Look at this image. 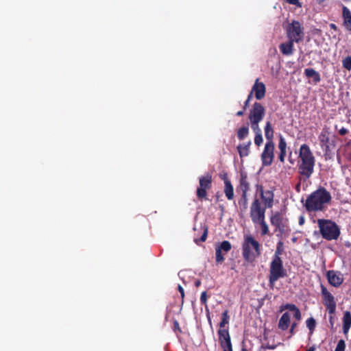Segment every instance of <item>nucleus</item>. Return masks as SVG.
<instances>
[{
  "label": "nucleus",
  "mask_w": 351,
  "mask_h": 351,
  "mask_svg": "<svg viewBox=\"0 0 351 351\" xmlns=\"http://www.w3.org/2000/svg\"><path fill=\"white\" fill-rule=\"evenodd\" d=\"M256 190L259 197H255L250 210V216L252 222L259 221L265 219L267 208H271L274 205V193L273 190H265L262 185L257 184Z\"/></svg>",
  "instance_id": "1"
},
{
  "label": "nucleus",
  "mask_w": 351,
  "mask_h": 351,
  "mask_svg": "<svg viewBox=\"0 0 351 351\" xmlns=\"http://www.w3.org/2000/svg\"><path fill=\"white\" fill-rule=\"evenodd\" d=\"M298 158V173L302 176L300 180L305 182L313 175L315 164V158L307 144L300 146Z\"/></svg>",
  "instance_id": "2"
},
{
  "label": "nucleus",
  "mask_w": 351,
  "mask_h": 351,
  "mask_svg": "<svg viewBox=\"0 0 351 351\" xmlns=\"http://www.w3.org/2000/svg\"><path fill=\"white\" fill-rule=\"evenodd\" d=\"M331 199L330 193L324 187L319 186L308 196L304 207L308 212L322 211Z\"/></svg>",
  "instance_id": "3"
},
{
  "label": "nucleus",
  "mask_w": 351,
  "mask_h": 351,
  "mask_svg": "<svg viewBox=\"0 0 351 351\" xmlns=\"http://www.w3.org/2000/svg\"><path fill=\"white\" fill-rule=\"evenodd\" d=\"M241 250L244 261L249 263H253L261 254V245L250 234L244 236Z\"/></svg>",
  "instance_id": "4"
},
{
  "label": "nucleus",
  "mask_w": 351,
  "mask_h": 351,
  "mask_svg": "<svg viewBox=\"0 0 351 351\" xmlns=\"http://www.w3.org/2000/svg\"><path fill=\"white\" fill-rule=\"evenodd\" d=\"M317 225L322 237L327 240H337L340 235V229L338 225L330 219H319Z\"/></svg>",
  "instance_id": "5"
},
{
  "label": "nucleus",
  "mask_w": 351,
  "mask_h": 351,
  "mask_svg": "<svg viewBox=\"0 0 351 351\" xmlns=\"http://www.w3.org/2000/svg\"><path fill=\"white\" fill-rule=\"evenodd\" d=\"M287 276V271L283 267L282 259L273 258L269 267V285L274 286L275 282L281 278Z\"/></svg>",
  "instance_id": "6"
},
{
  "label": "nucleus",
  "mask_w": 351,
  "mask_h": 351,
  "mask_svg": "<svg viewBox=\"0 0 351 351\" xmlns=\"http://www.w3.org/2000/svg\"><path fill=\"white\" fill-rule=\"evenodd\" d=\"M270 223L275 228L274 232H276L278 237H282L283 234H288L290 231L288 220L278 211L270 217Z\"/></svg>",
  "instance_id": "7"
},
{
  "label": "nucleus",
  "mask_w": 351,
  "mask_h": 351,
  "mask_svg": "<svg viewBox=\"0 0 351 351\" xmlns=\"http://www.w3.org/2000/svg\"><path fill=\"white\" fill-rule=\"evenodd\" d=\"M287 36L289 40L296 43L302 42L304 39V27L298 21H293L287 27Z\"/></svg>",
  "instance_id": "8"
},
{
  "label": "nucleus",
  "mask_w": 351,
  "mask_h": 351,
  "mask_svg": "<svg viewBox=\"0 0 351 351\" xmlns=\"http://www.w3.org/2000/svg\"><path fill=\"white\" fill-rule=\"evenodd\" d=\"M212 182V176L209 173H207L204 176L199 177V186L197 187L196 191V195L198 199L200 201L207 199V191L211 189Z\"/></svg>",
  "instance_id": "9"
},
{
  "label": "nucleus",
  "mask_w": 351,
  "mask_h": 351,
  "mask_svg": "<svg viewBox=\"0 0 351 351\" xmlns=\"http://www.w3.org/2000/svg\"><path fill=\"white\" fill-rule=\"evenodd\" d=\"M321 293L323 303L330 315H334L336 311L337 304L333 295L328 291L326 287L321 285Z\"/></svg>",
  "instance_id": "10"
},
{
  "label": "nucleus",
  "mask_w": 351,
  "mask_h": 351,
  "mask_svg": "<svg viewBox=\"0 0 351 351\" xmlns=\"http://www.w3.org/2000/svg\"><path fill=\"white\" fill-rule=\"evenodd\" d=\"M265 115V108L259 102H255L250 110L248 119L250 121H261Z\"/></svg>",
  "instance_id": "11"
},
{
  "label": "nucleus",
  "mask_w": 351,
  "mask_h": 351,
  "mask_svg": "<svg viewBox=\"0 0 351 351\" xmlns=\"http://www.w3.org/2000/svg\"><path fill=\"white\" fill-rule=\"evenodd\" d=\"M274 142H267L263 152L261 154V160L264 166H270L272 164L274 157Z\"/></svg>",
  "instance_id": "12"
},
{
  "label": "nucleus",
  "mask_w": 351,
  "mask_h": 351,
  "mask_svg": "<svg viewBox=\"0 0 351 351\" xmlns=\"http://www.w3.org/2000/svg\"><path fill=\"white\" fill-rule=\"evenodd\" d=\"M219 341L223 350L232 351L231 338L228 329H219L217 332Z\"/></svg>",
  "instance_id": "13"
},
{
  "label": "nucleus",
  "mask_w": 351,
  "mask_h": 351,
  "mask_svg": "<svg viewBox=\"0 0 351 351\" xmlns=\"http://www.w3.org/2000/svg\"><path fill=\"white\" fill-rule=\"evenodd\" d=\"M326 278L329 284L335 287H339L343 282V274L337 271H328Z\"/></svg>",
  "instance_id": "14"
},
{
  "label": "nucleus",
  "mask_w": 351,
  "mask_h": 351,
  "mask_svg": "<svg viewBox=\"0 0 351 351\" xmlns=\"http://www.w3.org/2000/svg\"><path fill=\"white\" fill-rule=\"evenodd\" d=\"M252 92L254 93L256 99L261 100L265 97L266 93V87L263 82H259V79H256L252 88Z\"/></svg>",
  "instance_id": "15"
},
{
  "label": "nucleus",
  "mask_w": 351,
  "mask_h": 351,
  "mask_svg": "<svg viewBox=\"0 0 351 351\" xmlns=\"http://www.w3.org/2000/svg\"><path fill=\"white\" fill-rule=\"evenodd\" d=\"M240 178L237 189L242 193H247L250 189V184L248 182L247 173L245 171H240Z\"/></svg>",
  "instance_id": "16"
},
{
  "label": "nucleus",
  "mask_w": 351,
  "mask_h": 351,
  "mask_svg": "<svg viewBox=\"0 0 351 351\" xmlns=\"http://www.w3.org/2000/svg\"><path fill=\"white\" fill-rule=\"evenodd\" d=\"M278 147L280 150L278 159L282 163H284L287 156V145L285 138L281 134L279 136Z\"/></svg>",
  "instance_id": "17"
},
{
  "label": "nucleus",
  "mask_w": 351,
  "mask_h": 351,
  "mask_svg": "<svg viewBox=\"0 0 351 351\" xmlns=\"http://www.w3.org/2000/svg\"><path fill=\"white\" fill-rule=\"evenodd\" d=\"M343 326L342 330L343 333L345 336H347L349 330L351 328V313L348 311H346L343 313V316L342 318Z\"/></svg>",
  "instance_id": "18"
},
{
  "label": "nucleus",
  "mask_w": 351,
  "mask_h": 351,
  "mask_svg": "<svg viewBox=\"0 0 351 351\" xmlns=\"http://www.w3.org/2000/svg\"><path fill=\"white\" fill-rule=\"evenodd\" d=\"M329 132L326 128H324L319 135V140L321 147L324 148L326 152L329 150Z\"/></svg>",
  "instance_id": "19"
},
{
  "label": "nucleus",
  "mask_w": 351,
  "mask_h": 351,
  "mask_svg": "<svg viewBox=\"0 0 351 351\" xmlns=\"http://www.w3.org/2000/svg\"><path fill=\"white\" fill-rule=\"evenodd\" d=\"M293 41L289 40L286 43H281L279 46L280 52L285 56H291L293 53Z\"/></svg>",
  "instance_id": "20"
},
{
  "label": "nucleus",
  "mask_w": 351,
  "mask_h": 351,
  "mask_svg": "<svg viewBox=\"0 0 351 351\" xmlns=\"http://www.w3.org/2000/svg\"><path fill=\"white\" fill-rule=\"evenodd\" d=\"M290 324V315L286 312L282 314L279 319L278 328L282 330H286L288 329Z\"/></svg>",
  "instance_id": "21"
},
{
  "label": "nucleus",
  "mask_w": 351,
  "mask_h": 351,
  "mask_svg": "<svg viewBox=\"0 0 351 351\" xmlns=\"http://www.w3.org/2000/svg\"><path fill=\"white\" fill-rule=\"evenodd\" d=\"M304 75L308 78H313L315 84H317L321 81L319 73L313 68H307L304 69Z\"/></svg>",
  "instance_id": "22"
},
{
  "label": "nucleus",
  "mask_w": 351,
  "mask_h": 351,
  "mask_svg": "<svg viewBox=\"0 0 351 351\" xmlns=\"http://www.w3.org/2000/svg\"><path fill=\"white\" fill-rule=\"evenodd\" d=\"M343 17L344 26L348 30L351 31V12L346 6L343 8Z\"/></svg>",
  "instance_id": "23"
},
{
  "label": "nucleus",
  "mask_w": 351,
  "mask_h": 351,
  "mask_svg": "<svg viewBox=\"0 0 351 351\" xmlns=\"http://www.w3.org/2000/svg\"><path fill=\"white\" fill-rule=\"evenodd\" d=\"M251 141H249L246 143L239 144L237 146V150L241 158L247 156L250 154V147L251 145Z\"/></svg>",
  "instance_id": "24"
},
{
  "label": "nucleus",
  "mask_w": 351,
  "mask_h": 351,
  "mask_svg": "<svg viewBox=\"0 0 351 351\" xmlns=\"http://www.w3.org/2000/svg\"><path fill=\"white\" fill-rule=\"evenodd\" d=\"M265 136L267 142H273L274 130L269 121H267L265 126Z\"/></svg>",
  "instance_id": "25"
},
{
  "label": "nucleus",
  "mask_w": 351,
  "mask_h": 351,
  "mask_svg": "<svg viewBox=\"0 0 351 351\" xmlns=\"http://www.w3.org/2000/svg\"><path fill=\"white\" fill-rule=\"evenodd\" d=\"M223 191L228 200H232L234 199V188L231 182H228L224 184Z\"/></svg>",
  "instance_id": "26"
},
{
  "label": "nucleus",
  "mask_w": 351,
  "mask_h": 351,
  "mask_svg": "<svg viewBox=\"0 0 351 351\" xmlns=\"http://www.w3.org/2000/svg\"><path fill=\"white\" fill-rule=\"evenodd\" d=\"M254 224H258L261 226V235L265 236L269 234V230L268 225L267 224L265 221V219H260L259 221H254L253 222Z\"/></svg>",
  "instance_id": "27"
},
{
  "label": "nucleus",
  "mask_w": 351,
  "mask_h": 351,
  "mask_svg": "<svg viewBox=\"0 0 351 351\" xmlns=\"http://www.w3.org/2000/svg\"><path fill=\"white\" fill-rule=\"evenodd\" d=\"M284 252V243L282 241H279L276 245V250L275 251L273 258L281 259L280 256Z\"/></svg>",
  "instance_id": "28"
},
{
  "label": "nucleus",
  "mask_w": 351,
  "mask_h": 351,
  "mask_svg": "<svg viewBox=\"0 0 351 351\" xmlns=\"http://www.w3.org/2000/svg\"><path fill=\"white\" fill-rule=\"evenodd\" d=\"M249 134L248 126H243L237 130V137L240 141L243 140Z\"/></svg>",
  "instance_id": "29"
},
{
  "label": "nucleus",
  "mask_w": 351,
  "mask_h": 351,
  "mask_svg": "<svg viewBox=\"0 0 351 351\" xmlns=\"http://www.w3.org/2000/svg\"><path fill=\"white\" fill-rule=\"evenodd\" d=\"M230 317L228 315V310H225L221 314V321L219 323V329H224L223 328L229 323Z\"/></svg>",
  "instance_id": "30"
},
{
  "label": "nucleus",
  "mask_w": 351,
  "mask_h": 351,
  "mask_svg": "<svg viewBox=\"0 0 351 351\" xmlns=\"http://www.w3.org/2000/svg\"><path fill=\"white\" fill-rule=\"evenodd\" d=\"M306 327L309 330V334L312 335L314 332V330L316 327V320L313 317H309L308 319H306Z\"/></svg>",
  "instance_id": "31"
},
{
  "label": "nucleus",
  "mask_w": 351,
  "mask_h": 351,
  "mask_svg": "<svg viewBox=\"0 0 351 351\" xmlns=\"http://www.w3.org/2000/svg\"><path fill=\"white\" fill-rule=\"evenodd\" d=\"M219 249L223 252L224 254L228 252L231 248L232 245L228 241H222L219 245L217 246Z\"/></svg>",
  "instance_id": "32"
},
{
  "label": "nucleus",
  "mask_w": 351,
  "mask_h": 351,
  "mask_svg": "<svg viewBox=\"0 0 351 351\" xmlns=\"http://www.w3.org/2000/svg\"><path fill=\"white\" fill-rule=\"evenodd\" d=\"M223 251L219 249L217 247L215 248V261L217 264L222 263L225 258L223 257Z\"/></svg>",
  "instance_id": "33"
},
{
  "label": "nucleus",
  "mask_w": 351,
  "mask_h": 351,
  "mask_svg": "<svg viewBox=\"0 0 351 351\" xmlns=\"http://www.w3.org/2000/svg\"><path fill=\"white\" fill-rule=\"evenodd\" d=\"M240 206H243V210L247 208V193H242L241 199L239 201Z\"/></svg>",
  "instance_id": "34"
},
{
  "label": "nucleus",
  "mask_w": 351,
  "mask_h": 351,
  "mask_svg": "<svg viewBox=\"0 0 351 351\" xmlns=\"http://www.w3.org/2000/svg\"><path fill=\"white\" fill-rule=\"evenodd\" d=\"M207 300H208V296H207V293H206V291H203L201 294V296H200V302L202 305H204L205 306V309L207 312H208V304H207Z\"/></svg>",
  "instance_id": "35"
},
{
  "label": "nucleus",
  "mask_w": 351,
  "mask_h": 351,
  "mask_svg": "<svg viewBox=\"0 0 351 351\" xmlns=\"http://www.w3.org/2000/svg\"><path fill=\"white\" fill-rule=\"evenodd\" d=\"M208 235V227L206 226H204V232L199 239H195V242L198 244L200 242H204L207 239Z\"/></svg>",
  "instance_id": "36"
},
{
  "label": "nucleus",
  "mask_w": 351,
  "mask_h": 351,
  "mask_svg": "<svg viewBox=\"0 0 351 351\" xmlns=\"http://www.w3.org/2000/svg\"><path fill=\"white\" fill-rule=\"evenodd\" d=\"M343 67L346 69L350 71L351 70V56H347L346 58L343 60L342 62Z\"/></svg>",
  "instance_id": "37"
},
{
  "label": "nucleus",
  "mask_w": 351,
  "mask_h": 351,
  "mask_svg": "<svg viewBox=\"0 0 351 351\" xmlns=\"http://www.w3.org/2000/svg\"><path fill=\"white\" fill-rule=\"evenodd\" d=\"M260 122L261 121H250L251 128L256 134L261 133V129L259 128Z\"/></svg>",
  "instance_id": "38"
},
{
  "label": "nucleus",
  "mask_w": 351,
  "mask_h": 351,
  "mask_svg": "<svg viewBox=\"0 0 351 351\" xmlns=\"http://www.w3.org/2000/svg\"><path fill=\"white\" fill-rule=\"evenodd\" d=\"M346 350V342L343 339H340L335 348V351H345Z\"/></svg>",
  "instance_id": "39"
},
{
  "label": "nucleus",
  "mask_w": 351,
  "mask_h": 351,
  "mask_svg": "<svg viewBox=\"0 0 351 351\" xmlns=\"http://www.w3.org/2000/svg\"><path fill=\"white\" fill-rule=\"evenodd\" d=\"M263 139L261 133L256 134L254 137V143L257 146H260L263 143Z\"/></svg>",
  "instance_id": "40"
},
{
  "label": "nucleus",
  "mask_w": 351,
  "mask_h": 351,
  "mask_svg": "<svg viewBox=\"0 0 351 351\" xmlns=\"http://www.w3.org/2000/svg\"><path fill=\"white\" fill-rule=\"evenodd\" d=\"M219 178L223 181L224 184L228 182H231L230 180L228 178V173L226 172H223L219 175Z\"/></svg>",
  "instance_id": "41"
},
{
  "label": "nucleus",
  "mask_w": 351,
  "mask_h": 351,
  "mask_svg": "<svg viewBox=\"0 0 351 351\" xmlns=\"http://www.w3.org/2000/svg\"><path fill=\"white\" fill-rule=\"evenodd\" d=\"M284 1L289 4L294 5L298 8L302 7V3L299 1V0H284Z\"/></svg>",
  "instance_id": "42"
},
{
  "label": "nucleus",
  "mask_w": 351,
  "mask_h": 351,
  "mask_svg": "<svg viewBox=\"0 0 351 351\" xmlns=\"http://www.w3.org/2000/svg\"><path fill=\"white\" fill-rule=\"evenodd\" d=\"M286 308L294 311L297 310L298 308L293 304H288L286 305Z\"/></svg>",
  "instance_id": "43"
},
{
  "label": "nucleus",
  "mask_w": 351,
  "mask_h": 351,
  "mask_svg": "<svg viewBox=\"0 0 351 351\" xmlns=\"http://www.w3.org/2000/svg\"><path fill=\"white\" fill-rule=\"evenodd\" d=\"M294 317L297 319V320H300L301 319V313L299 310V308H298L297 310L294 311Z\"/></svg>",
  "instance_id": "44"
},
{
  "label": "nucleus",
  "mask_w": 351,
  "mask_h": 351,
  "mask_svg": "<svg viewBox=\"0 0 351 351\" xmlns=\"http://www.w3.org/2000/svg\"><path fill=\"white\" fill-rule=\"evenodd\" d=\"M178 289L179 292L180 293L181 297H182V300H183L184 297V289H183V287L181 285H179L178 287Z\"/></svg>",
  "instance_id": "45"
},
{
  "label": "nucleus",
  "mask_w": 351,
  "mask_h": 351,
  "mask_svg": "<svg viewBox=\"0 0 351 351\" xmlns=\"http://www.w3.org/2000/svg\"><path fill=\"white\" fill-rule=\"evenodd\" d=\"M348 131L346 128H342L339 130V134L341 136H344L348 134Z\"/></svg>",
  "instance_id": "46"
},
{
  "label": "nucleus",
  "mask_w": 351,
  "mask_h": 351,
  "mask_svg": "<svg viewBox=\"0 0 351 351\" xmlns=\"http://www.w3.org/2000/svg\"><path fill=\"white\" fill-rule=\"evenodd\" d=\"M298 324L294 322L291 324V328H290V330H289V332L291 333V335H293L294 334V329L296 328Z\"/></svg>",
  "instance_id": "47"
},
{
  "label": "nucleus",
  "mask_w": 351,
  "mask_h": 351,
  "mask_svg": "<svg viewBox=\"0 0 351 351\" xmlns=\"http://www.w3.org/2000/svg\"><path fill=\"white\" fill-rule=\"evenodd\" d=\"M329 26H330V28L331 29H333L335 31H337L338 30V27H337V26L335 23H330L329 25Z\"/></svg>",
  "instance_id": "48"
},
{
  "label": "nucleus",
  "mask_w": 351,
  "mask_h": 351,
  "mask_svg": "<svg viewBox=\"0 0 351 351\" xmlns=\"http://www.w3.org/2000/svg\"><path fill=\"white\" fill-rule=\"evenodd\" d=\"M250 102L249 101L247 100H245V102H244V104H243V110H245L247 109V108L249 106V104H250Z\"/></svg>",
  "instance_id": "49"
},
{
  "label": "nucleus",
  "mask_w": 351,
  "mask_h": 351,
  "mask_svg": "<svg viewBox=\"0 0 351 351\" xmlns=\"http://www.w3.org/2000/svg\"><path fill=\"white\" fill-rule=\"evenodd\" d=\"M329 322H330V324L331 327H333V326H334V317H333L332 315H331L330 316Z\"/></svg>",
  "instance_id": "50"
},
{
  "label": "nucleus",
  "mask_w": 351,
  "mask_h": 351,
  "mask_svg": "<svg viewBox=\"0 0 351 351\" xmlns=\"http://www.w3.org/2000/svg\"><path fill=\"white\" fill-rule=\"evenodd\" d=\"M244 111L245 110H243V109L242 110H239L236 113V115L238 117H241L244 114Z\"/></svg>",
  "instance_id": "51"
},
{
  "label": "nucleus",
  "mask_w": 351,
  "mask_h": 351,
  "mask_svg": "<svg viewBox=\"0 0 351 351\" xmlns=\"http://www.w3.org/2000/svg\"><path fill=\"white\" fill-rule=\"evenodd\" d=\"M253 94H254V93L252 92V90L250 91V93H249L248 96H247V98L246 100L250 101V100L252 99V96H253Z\"/></svg>",
  "instance_id": "52"
},
{
  "label": "nucleus",
  "mask_w": 351,
  "mask_h": 351,
  "mask_svg": "<svg viewBox=\"0 0 351 351\" xmlns=\"http://www.w3.org/2000/svg\"><path fill=\"white\" fill-rule=\"evenodd\" d=\"M295 190L297 192L300 191V182L298 183L295 186Z\"/></svg>",
  "instance_id": "53"
},
{
  "label": "nucleus",
  "mask_w": 351,
  "mask_h": 351,
  "mask_svg": "<svg viewBox=\"0 0 351 351\" xmlns=\"http://www.w3.org/2000/svg\"><path fill=\"white\" fill-rule=\"evenodd\" d=\"M174 327H175V328H178V330H180L179 324H178V321H176V320L174 322Z\"/></svg>",
  "instance_id": "54"
},
{
  "label": "nucleus",
  "mask_w": 351,
  "mask_h": 351,
  "mask_svg": "<svg viewBox=\"0 0 351 351\" xmlns=\"http://www.w3.org/2000/svg\"><path fill=\"white\" fill-rule=\"evenodd\" d=\"M195 285L196 287H199L201 285V281L199 280H197L195 282Z\"/></svg>",
  "instance_id": "55"
},
{
  "label": "nucleus",
  "mask_w": 351,
  "mask_h": 351,
  "mask_svg": "<svg viewBox=\"0 0 351 351\" xmlns=\"http://www.w3.org/2000/svg\"><path fill=\"white\" fill-rule=\"evenodd\" d=\"M314 350H315L314 347H311L308 350H306V351H314Z\"/></svg>",
  "instance_id": "56"
},
{
  "label": "nucleus",
  "mask_w": 351,
  "mask_h": 351,
  "mask_svg": "<svg viewBox=\"0 0 351 351\" xmlns=\"http://www.w3.org/2000/svg\"><path fill=\"white\" fill-rule=\"evenodd\" d=\"M303 222H304V219H303V217H301L300 219V225L302 224Z\"/></svg>",
  "instance_id": "57"
},
{
  "label": "nucleus",
  "mask_w": 351,
  "mask_h": 351,
  "mask_svg": "<svg viewBox=\"0 0 351 351\" xmlns=\"http://www.w3.org/2000/svg\"><path fill=\"white\" fill-rule=\"evenodd\" d=\"M241 350L242 351H248L245 347H243Z\"/></svg>",
  "instance_id": "58"
},
{
  "label": "nucleus",
  "mask_w": 351,
  "mask_h": 351,
  "mask_svg": "<svg viewBox=\"0 0 351 351\" xmlns=\"http://www.w3.org/2000/svg\"><path fill=\"white\" fill-rule=\"evenodd\" d=\"M289 162H290L291 164H293V162L292 161V159H289Z\"/></svg>",
  "instance_id": "59"
},
{
  "label": "nucleus",
  "mask_w": 351,
  "mask_h": 351,
  "mask_svg": "<svg viewBox=\"0 0 351 351\" xmlns=\"http://www.w3.org/2000/svg\"><path fill=\"white\" fill-rule=\"evenodd\" d=\"M296 239L295 238H293V241H295Z\"/></svg>",
  "instance_id": "60"
},
{
  "label": "nucleus",
  "mask_w": 351,
  "mask_h": 351,
  "mask_svg": "<svg viewBox=\"0 0 351 351\" xmlns=\"http://www.w3.org/2000/svg\"><path fill=\"white\" fill-rule=\"evenodd\" d=\"M350 160H351V152H350Z\"/></svg>",
  "instance_id": "61"
}]
</instances>
